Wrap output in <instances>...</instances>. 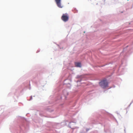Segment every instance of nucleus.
<instances>
[{"label": "nucleus", "instance_id": "1", "mask_svg": "<svg viewBox=\"0 0 133 133\" xmlns=\"http://www.w3.org/2000/svg\"><path fill=\"white\" fill-rule=\"evenodd\" d=\"M100 86L102 88H104L108 86V83L106 80L102 81L99 83Z\"/></svg>", "mask_w": 133, "mask_h": 133}, {"label": "nucleus", "instance_id": "2", "mask_svg": "<svg viewBox=\"0 0 133 133\" xmlns=\"http://www.w3.org/2000/svg\"><path fill=\"white\" fill-rule=\"evenodd\" d=\"M69 18L68 15L66 14H63L61 17L62 19L65 22L68 21Z\"/></svg>", "mask_w": 133, "mask_h": 133}, {"label": "nucleus", "instance_id": "3", "mask_svg": "<svg viewBox=\"0 0 133 133\" xmlns=\"http://www.w3.org/2000/svg\"><path fill=\"white\" fill-rule=\"evenodd\" d=\"M57 6L59 8H62L63 7L61 3V0H55Z\"/></svg>", "mask_w": 133, "mask_h": 133}, {"label": "nucleus", "instance_id": "4", "mask_svg": "<svg viewBox=\"0 0 133 133\" xmlns=\"http://www.w3.org/2000/svg\"><path fill=\"white\" fill-rule=\"evenodd\" d=\"M75 65L77 67H81V64L80 63L77 62L75 63Z\"/></svg>", "mask_w": 133, "mask_h": 133}]
</instances>
